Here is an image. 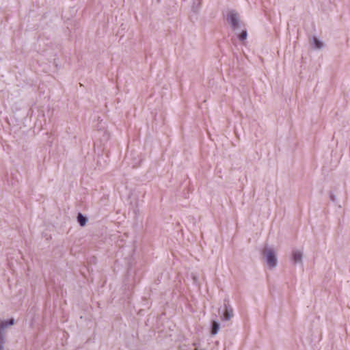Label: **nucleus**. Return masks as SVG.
<instances>
[{"mask_svg":"<svg viewBox=\"0 0 350 350\" xmlns=\"http://www.w3.org/2000/svg\"><path fill=\"white\" fill-rule=\"evenodd\" d=\"M262 255L267 265L273 269L278 265L277 252L273 247L266 245L262 252Z\"/></svg>","mask_w":350,"mask_h":350,"instance_id":"1","label":"nucleus"},{"mask_svg":"<svg viewBox=\"0 0 350 350\" xmlns=\"http://www.w3.org/2000/svg\"><path fill=\"white\" fill-rule=\"evenodd\" d=\"M227 21L230 24L231 27L235 30L240 26L239 14L234 10L230 11L227 15Z\"/></svg>","mask_w":350,"mask_h":350,"instance_id":"2","label":"nucleus"},{"mask_svg":"<svg viewBox=\"0 0 350 350\" xmlns=\"http://www.w3.org/2000/svg\"><path fill=\"white\" fill-rule=\"evenodd\" d=\"M225 310L221 316L223 321H229L233 317V309L229 304L224 305Z\"/></svg>","mask_w":350,"mask_h":350,"instance_id":"3","label":"nucleus"},{"mask_svg":"<svg viewBox=\"0 0 350 350\" xmlns=\"http://www.w3.org/2000/svg\"><path fill=\"white\" fill-rule=\"evenodd\" d=\"M302 252L299 250H293L292 254L293 260L295 263H301L302 262Z\"/></svg>","mask_w":350,"mask_h":350,"instance_id":"4","label":"nucleus"},{"mask_svg":"<svg viewBox=\"0 0 350 350\" xmlns=\"http://www.w3.org/2000/svg\"><path fill=\"white\" fill-rule=\"evenodd\" d=\"M14 323V320L13 319H11L9 321H4L0 322V330H3L5 328H6L8 325H12Z\"/></svg>","mask_w":350,"mask_h":350,"instance_id":"5","label":"nucleus"},{"mask_svg":"<svg viewBox=\"0 0 350 350\" xmlns=\"http://www.w3.org/2000/svg\"><path fill=\"white\" fill-rule=\"evenodd\" d=\"M219 330V324L218 322L213 321L212 322V327H211V334L215 335L218 333Z\"/></svg>","mask_w":350,"mask_h":350,"instance_id":"6","label":"nucleus"},{"mask_svg":"<svg viewBox=\"0 0 350 350\" xmlns=\"http://www.w3.org/2000/svg\"><path fill=\"white\" fill-rule=\"evenodd\" d=\"M77 221L81 226H83L87 222V218L84 217L81 213H79L77 216Z\"/></svg>","mask_w":350,"mask_h":350,"instance_id":"7","label":"nucleus"},{"mask_svg":"<svg viewBox=\"0 0 350 350\" xmlns=\"http://www.w3.org/2000/svg\"><path fill=\"white\" fill-rule=\"evenodd\" d=\"M313 44L317 49H321L323 46V43L317 38H313Z\"/></svg>","mask_w":350,"mask_h":350,"instance_id":"8","label":"nucleus"},{"mask_svg":"<svg viewBox=\"0 0 350 350\" xmlns=\"http://www.w3.org/2000/svg\"><path fill=\"white\" fill-rule=\"evenodd\" d=\"M247 36V31L245 29V30H243L242 32L239 35V39L241 41H244L245 40H246Z\"/></svg>","mask_w":350,"mask_h":350,"instance_id":"9","label":"nucleus"}]
</instances>
